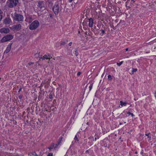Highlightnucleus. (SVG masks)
I'll return each mask as SVG.
<instances>
[{
  "label": "nucleus",
  "instance_id": "obj_3",
  "mask_svg": "<svg viewBox=\"0 0 156 156\" xmlns=\"http://www.w3.org/2000/svg\"><path fill=\"white\" fill-rule=\"evenodd\" d=\"M39 22L37 20H35L30 24L29 28L31 30H35L39 27Z\"/></svg>",
  "mask_w": 156,
  "mask_h": 156
},
{
  "label": "nucleus",
  "instance_id": "obj_27",
  "mask_svg": "<svg viewBox=\"0 0 156 156\" xmlns=\"http://www.w3.org/2000/svg\"><path fill=\"white\" fill-rule=\"evenodd\" d=\"M34 64V62H29L28 63V65L30 66L32 64Z\"/></svg>",
  "mask_w": 156,
  "mask_h": 156
},
{
  "label": "nucleus",
  "instance_id": "obj_39",
  "mask_svg": "<svg viewBox=\"0 0 156 156\" xmlns=\"http://www.w3.org/2000/svg\"><path fill=\"white\" fill-rule=\"evenodd\" d=\"M128 48H127L126 49V51H128Z\"/></svg>",
  "mask_w": 156,
  "mask_h": 156
},
{
  "label": "nucleus",
  "instance_id": "obj_2",
  "mask_svg": "<svg viewBox=\"0 0 156 156\" xmlns=\"http://www.w3.org/2000/svg\"><path fill=\"white\" fill-rule=\"evenodd\" d=\"M23 19L24 17L23 15L18 14L16 12L14 13L13 17V20H14L17 21L20 23L23 21Z\"/></svg>",
  "mask_w": 156,
  "mask_h": 156
},
{
  "label": "nucleus",
  "instance_id": "obj_11",
  "mask_svg": "<svg viewBox=\"0 0 156 156\" xmlns=\"http://www.w3.org/2000/svg\"><path fill=\"white\" fill-rule=\"evenodd\" d=\"M62 137H60L59 138L58 142L55 145V149H56L58 147L59 145L61 143V141H62Z\"/></svg>",
  "mask_w": 156,
  "mask_h": 156
},
{
  "label": "nucleus",
  "instance_id": "obj_24",
  "mask_svg": "<svg viewBox=\"0 0 156 156\" xmlns=\"http://www.w3.org/2000/svg\"><path fill=\"white\" fill-rule=\"evenodd\" d=\"M92 86H93V84H90V86L89 87V88L90 89V90H91V89H92Z\"/></svg>",
  "mask_w": 156,
  "mask_h": 156
},
{
  "label": "nucleus",
  "instance_id": "obj_7",
  "mask_svg": "<svg viewBox=\"0 0 156 156\" xmlns=\"http://www.w3.org/2000/svg\"><path fill=\"white\" fill-rule=\"evenodd\" d=\"M0 31L1 33H7L9 32V30L8 28H3L0 29Z\"/></svg>",
  "mask_w": 156,
  "mask_h": 156
},
{
  "label": "nucleus",
  "instance_id": "obj_33",
  "mask_svg": "<svg viewBox=\"0 0 156 156\" xmlns=\"http://www.w3.org/2000/svg\"><path fill=\"white\" fill-rule=\"evenodd\" d=\"M72 42H70L69 43V46H71V45H72Z\"/></svg>",
  "mask_w": 156,
  "mask_h": 156
},
{
  "label": "nucleus",
  "instance_id": "obj_43",
  "mask_svg": "<svg viewBox=\"0 0 156 156\" xmlns=\"http://www.w3.org/2000/svg\"><path fill=\"white\" fill-rule=\"evenodd\" d=\"M89 122H87V125H89Z\"/></svg>",
  "mask_w": 156,
  "mask_h": 156
},
{
  "label": "nucleus",
  "instance_id": "obj_8",
  "mask_svg": "<svg viewBox=\"0 0 156 156\" xmlns=\"http://www.w3.org/2000/svg\"><path fill=\"white\" fill-rule=\"evenodd\" d=\"M12 45V44L11 43H10L9 45H8L6 50L5 51V53H7L10 51Z\"/></svg>",
  "mask_w": 156,
  "mask_h": 156
},
{
  "label": "nucleus",
  "instance_id": "obj_25",
  "mask_svg": "<svg viewBox=\"0 0 156 156\" xmlns=\"http://www.w3.org/2000/svg\"><path fill=\"white\" fill-rule=\"evenodd\" d=\"M48 59H49V60H50V58H51L52 57L49 54H48Z\"/></svg>",
  "mask_w": 156,
  "mask_h": 156
},
{
  "label": "nucleus",
  "instance_id": "obj_29",
  "mask_svg": "<svg viewBox=\"0 0 156 156\" xmlns=\"http://www.w3.org/2000/svg\"><path fill=\"white\" fill-rule=\"evenodd\" d=\"M81 74V73L80 72H78V73H77V76H79Z\"/></svg>",
  "mask_w": 156,
  "mask_h": 156
},
{
  "label": "nucleus",
  "instance_id": "obj_9",
  "mask_svg": "<svg viewBox=\"0 0 156 156\" xmlns=\"http://www.w3.org/2000/svg\"><path fill=\"white\" fill-rule=\"evenodd\" d=\"M33 20V19L31 16H28L26 17L25 19V21L29 23L32 22Z\"/></svg>",
  "mask_w": 156,
  "mask_h": 156
},
{
  "label": "nucleus",
  "instance_id": "obj_13",
  "mask_svg": "<svg viewBox=\"0 0 156 156\" xmlns=\"http://www.w3.org/2000/svg\"><path fill=\"white\" fill-rule=\"evenodd\" d=\"M29 156H37V155L35 152H30L28 154Z\"/></svg>",
  "mask_w": 156,
  "mask_h": 156
},
{
  "label": "nucleus",
  "instance_id": "obj_18",
  "mask_svg": "<svg viewBox=\"0 0 156 156\" xmlns=\"http://www.w3.org/2000/svg\"><path fill=\"white\" fill-rule=\"evenodd\" d=\"M75 54L76 56H77L78 55V49L77 48H76L75 49Z\"/></svg>",
  "mask_w": 156,
  "mask_h": 156
},
{
  "label": "nucleus",
  "instance_id": "obj_10",
  "mask_svg": "<svg viewBox=\"0 0 156 156\" xmlns=\"http://www.w3.org/2000/svg\"><path fill=\"white\" fill-rule=\"evenodd\" d=\"M88 20L89 22V26L90 27H92L93 24V20L91 18L88 19Z\"/></svg>",
  "mask_w": 156,
  "mask_h": 156
},
{
  "label": "nucleus",
  "instance_id": "obj_15",
  "mask_svg": "<svg viewBox=\"0 0 156 156\" xmlns=\"http://www.w3.org/2000/svg\"><path fill=\"white\" fill-rule=\"evenodd\" d=\"M48 56L47 55H44L43 57H41V58H40V59H42L43 60L44 59H48Z\"/></svg>",
  "mask_w": 156,
  "mask_h": 156
},
{
  "label": "nucleus",
  "instance_id": "obj_44",
  "mask_svg": "<svg viewBox=\"0 0 156 156\" xmlns=\"http://www.w3.org/2000/svg\"><path fill=\"white\" fill-rule=\"evenodd\" d=\"M2 146L1 144L0 143V147Z\"/></svg>",
  "mask_w": 156,
  "mask_h": 156
},
{
  "label": "nucleus",
  "instance_id": "obj_48",
  "mask_svg": "<svg viewBox=\"0 0 156 156\" xmlns=\"http://www.w3.org/2000/svg\"><path fill=\"white\" fill-rule=\"evenodd\" d=\"M1 10L0 9V12H1Z\"/></svg>",
  "mask_w": 156,
  "mask_h": 156
},
{
  "label": "nucleus",
  "instance_id": "obj_20",
  "mask_svg": "<svg viewBox=\"0 0 156 156\" xmlns=\"http://www.w3.org/2000/svg\"><path fill=\"white\" fill-rule=\"evenodd\" d=\"M101 31V33L100 34V35L101 36H103V34L105 33V31L104 30H100Z\"/></svg>",
  "mask_w": 156,
  "mask_h": 156
},
{
  "label": "nucleus",
  "instance_id": "obj_34",
  "mask_svg": "<svg viewBox=\"0 0 156 156\" xmlns=\"http://www.w3.org/2000/svg\"><path fill=\"white\" fill-rule=\"evenodd\" d=\"M5 1V0H0V2H4Z\"/></svg>",
  "mask_w": 156,
  "mask_h": 156
},
{
  "label": "nucleus",
  "instance_id": "obj_5",
  "mask_svg": "<svg viewBox=\"0 0 156 156\" xmlns=\"http://www.w3.org/2000/svg\"><path fill=\"white\" fill-rule=\"evenodd\" d=\"M58 5L57 3H55L53 7V11L54 13L57 15L58 14Z\"/></svg>",
  "mask_w": 156,
  "mask_h": 156
},
{
  "label": "nucleus",
  "instance_id": "obj_12",
  "mask_svg": "<svg viewBox=\"0 0 156 156\" xmlns=\"http://www.w3.org/2000/svg\"><path fill=\"white\" fill-rule=\"evenodd\" d=\"M21 26L20 24H17L14 26V28L18 30H20L21 29Z\"/></svg>",
  "mask_w": 156,
  "mask_h": 156
},
{
  "label": "nucleus",
  "instance_id": "obj_32",
  "mask_svg": "<svg viewBox=\"0 0 156 156\" xmlns=\"http://www.w3.org/2000/svg\"><path fill=\"white\" fill-rule=\"evenodd\" d=\"M22 89V87L20 88L19 89V90L18 91V92L19 93L21 90Z\"/></svg>",
  "mask_w": 156,
  "mask_h": 156
},
{
  "label": "nucleus",
  "instance_id": "obj_14",
  "mask_svg": "<svg viewBox=\"0 0 156 156\" xmlns=\"http://www.w3.org/2000/svg\"><path fill=\"white\" fill-rule=\"evenodd\" d=\"M55 144L54 143H52L50 146L48 147V148L50 150H51L54 148H55Z\"/></svg>",
  "mask_w": 156,
  "mask_h": 156
},
{
  "label": "nucleus",
  "instance_id": "obj_37",
  "mask_svg": "<svg viewBox=\"0 0 156 156\" xmlns=\"http://www.w3.org/2000/svg\"><path fill=\"white\" fill-rule=\"evenodd\" d=\"M150 134V133H148V134H145V136H148V134Z\"/></svg>",
  "mask_w": 156,
  "mask_h": 156
},
{
  "label": "nucleus",
  "instance_id": "obj_17",
  "mask_svg": "<svg viewBox=\"0 0 156 156\" xmlns=\"http://www.w3.org/2000/svg\"><path fill=\"white\" fill-rule=\"evenodd\" d=\"M137 69H133V70L131 72V74H133L134 73L136 72L137 71Z\"/></svg>",
  "mask_w": 156,
  "mask_h": 156
},
{
  "label": "nucleus",
  "instance_id": "obj_30",
  "mask_svg": "<svg viewBox=\"0 0 156 156\" xmlns=\"http://www.w3.org/2000/svg\"><path fill=\"white\" fill-rule=\"evenodd\" d=\"M66 43L65 42H62L61 44L62 45H65L66 44Z\"/></svg>",
  "mask_w": 156,
  "mask_h": 156
},
{
  "label": "nucleus",
  "instance_id": "obj_23",
  "mask_svg": "<svg viewBox=\"0 0 156 156\" xmlns=\"http://www.w3.org/2000/svg\"><path fill=\"white\" fill-rule=\"evenodd\" d=\"M127 113L129 115H131L132 117H133L134 116L133 113H131L130 112H128Z\"/></svg>",
  "mask_w": 156,
  "mask_h": 156
},
{
  "label": "nucleus",
  "instance_id": "obj_35",
  "mask_svg": "<svg viewBox=\"0 0 156 156\" xmlns=\"http://www.w3.org/2000/svg\"><path fill=\"white\" fill-rule=\"evenodd\" d=\"M6 156H17V155H7Z\"/></svg>",
  "mask_w": 156,
  "mask_h": 156
},
{
  "label": "nucleus",
  "instance_id": "obj_46",
  "mask_svg": "<svg viewBox=\"0 0 156 156\" xmlns=\"http://www.w3.org/2000/svg\"><path fill=\"white\" fill-rule=\"evenodd\" d=\"M135 153V154H137V152H136Z\"/></svg>",
  "mask_w": 156,
  "mask_h": 156
},
{
  "label": "nucleus",
  "instance_id": "obj_21",
  "mask_svg": "<svg viewBox=\"0 0 156 156\" xmlns=\"http://www.w3.org/2000/svg\"><path fill=\"white\" fill-rule=\"evenodd\" d=\"M108 79L109 80H111L112 79V76L111 75H108Z\"/></svg>",
  "mask_w": 156,
  "mask_h": 156
},
{
  "label": "nucleus",
  "instance_id": "obj_28",
  "mask_svg": "<svg viewBox=\"0 0 156 156\" xmlns=\"http://www.w3.org/2000/svg\"><path fill=\"white\" fill-rule=\"evenodd\" d=\"M49 98L50 99H51L52 98V94H50L49 96Z\"/></svg>",
  "mask_w": 156,
  "mask_h": 156
},
{
  "label": "nucleus",
  "instance_id": "obj_31",
  "mask_svg": "<svg viewBox=\"0 0 156 156\" xmlns=\"http://www.w3.org/2000/svg\"><path fill=\"white\" fill-rule=\"evenodd\" d=\"M19 98L20 99H22V95H20L19 96Z\"/></svg>",
  "mask_w": 156,
  "mask_h": 156
},
{
  "label": "nucleus",
  "instance_id": "obj_16",
  "mask_svg": "<svg viewBox=\"0 0 156 156\" xmlns=\"http://www.w3.org/2000/svg\"><path fill=\"white\" fill-rule=\"evenodd\" d=\"M120 105L122 106H126L127 105L126 103L122 101H120Z\"/></svg>",
  "mask_w": 156,
  "mask_h": 156
},
{
  "label": "nucleus",
  "instance_id": "obj_40",
  "mask_svg": "<svg viewBox=\"0 0 156 156\" xmlns=\"http://www.w3.org/2000/svg\"><path fill=\"white\" fill-rule=\"evenodd\" d=\"M97 140V138L96 137H95V138H94V140L95 141H96Z\"/></svg>",
  "mask_w": 156,
  "mask_h": 156
},
{
  "label": "nucleus",
  "instance_id": "obj_22",
  "mask_svg": "<svg viewBox=\"0 0 156 156\" xmlns=\"http://www.w3.org/2000/svg\"><path fill=\"white\" fill-rule=\"evenodd\" d=\"M122 63L123 61H121L119 63L117 62V64L118 65V66H119L122 64Z\"/></svg>",
  "mask_w": 156,
  "mask_h": 156
},
{
  "label": "nucleus",
  "instance_id": "obj_19",
  "mask_svg": "<svg viewBox=\"0 0 156 156\" xmlns=\"http://www.w3.org/2000/svg\"><path fill=\"white\" fill-rule=\"evenodd\" d=\"M74 140H75V142H77L79 141V140L77 137V136L76 135L74 138Z\"/></svg>",
  "mask_w": 156,
  "mask_h": 156
},
{
  "label": "nucleus",
  "instance_id": "obj_6",
  "mask_svg": "<svg viewBox=\"0 0 156 156\" xmlns=\"http://www.w3.org/2000/svg\"><path fill=\"white\" fill-rule=\"evenodd\" d=\"M4 23L6 25H9L11 23V20L9 17H6L4 20Z\"/></svg>",
  "mask_w": 156,
  "mask_h": 156
},
{
  "label": "nucleus",
  "instance_id": "obj_36",
  "mask_svg": "<svg viewBox=\"0 0 156 156\" xmlns=\"http://www.w3.org/2000/svg\"><path fill=\"white\" fill-rule=\"evenodd\" d=\"M147 138H149V140H151V137H149V136H147Z\"/></svg>",
  "mask_w": 156,
  "mask_h": 156
},
{
  "label": "nucleus",
  "instance_id": "obj_47",
  "mask_svg": "<svg viewBox=\"0 0 156 156\" xmlns=\"http://www.w3.org/2000/svg\"><path fill=\"white\" fill-rule=\"evenodd\" d=\"M155 94H156V91H155Z\"/></svg>",
  "mask_w": 156,
  "mask_h": 156
},
{
  "label": "nucleus",
  "instance_id": "obj_38",
  "mask_svg": "<svg viewBox=\"0 0 156 156\" xmlns=\"http://www.w3.org/2000/svg\"><path fill=\"white\" fill-rule=\"evenodd\" d=\"M73 1V0H69V2H72V1Z\"/></svg>",
  "mask_w": 156,
  "mask_h": 156
},
{
  "label": "nucleus",
  "instance_id": "obj_1",
  "mask_svg": "<svg viewBox=\"0 0 156 156\" xmlns=\"http://www.w3.org/2000/svg\"><path fill=\"white\" fill-rule=\"evenodd\" d=\"M19 1V0H7L6 4L8 7L12 8L17 5Z\"/></svg>",
  "mask_w": 156,
  "mask_h": 156
},
{
  "label": "nucleus",
  "instance_id": "obj_41",
  "mask_svg": "<svg viewBox=\"0 0 156 156\" xmlns=\"http://www.w3.org/2000/svg\"><path fill=\"white\" fill-rule=\"evenodd\" d=\"M119 124L120 125H121L122 124V123L121 122H120Z\"/></svg>",
  "mask_w": 156,
  "mask_h": 156
},
{
  "label": "nucleus",
  "instance_id": "obj_45",
  "mask_svg": "<svg viewBox=\"0 0 156 156\" xmlns=\"http://www.w3.org/2000/svg\"><path fill=\"white\" fill-rule=\"evenodd\" d=\"M88 152V150H87V151H86V152Z\"/></svg>",
  "mask_w": 156,
  "mask_h": 156
},
{
  "label": "nucleus",
  "instance_id": "obj_26",
  "mask_svg": "<svg viewBox=\"0 0 156 156\" xmlns=\"http://www.w3.org/2000/svg\"><path fill=\"white\" fill-rule=\"evenodd\" d=\"M47 156H53V154L52 153H49Z\"/></svg>",
  "mask_w": 156,
  "mask_h": 156
},
{
  "label": "nucleus",
  "instance_id": "obj_42",
  "mask_svg": "<svg viewBox=\"0 0 156 156\" xmlns=\"http://www.w3.org/2000/svg\"><path fill=\"white\" fill-rule=\"evenodd\" d=\"M132 1H133V2H135V1H134L135 0H131Z\"/></svg>",
  "mask_w": 156,
  "mask_h": 156
},
{
  "label": "nucleus",
  "instance_id": "obj_4",
  "mask_svg": "<svg viewBox=\"0 0 156 156\" xmlns=\"http://www.w3.org/2000/svg\"><path fill=\"white\" fill-rule=\"evenodd\" d=\"M13 38V36L11 34H8L4 37L1 39L2 42H4L9 41Z\"/></svg>",
  "mask_w": 156,
  "mask_h": 156
}]
</instances>
